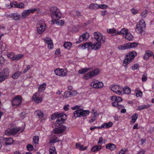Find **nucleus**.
<instances>
[{
	"mask_svg": "<svg viewBox=\"0 0 154 154\" xmlns=\"http://www.w3.org/2000/svg\"><path fill=\"white\" fill-rule=\"evenodd\" d=\"M60 140L57 138H56L50 141V143H54L56 142L60 141Z\"/></svg>",
	"mask_w": 154,
	"mask_h": 154,
	"instance_id": "56",
	"label": "nucleus"
},
{
	"mask_svg": "<svg viewBox=\"0 0 154 154\" xmlns=\"http://www.w3.org/2000/svg\"><path fill=\"white\" fill-rule=\"evenodd\" d=\"M37 31L38 33L41 34L43 32L45 29V24L44 23L37 24Z\"/></svg>",
	"mask_w": 154,
	"mask_h": 154,
	"instance_id": "6",
	"label": "nucleus"
},
{
	"mask_svg": "<svg viewBox=\"0 0 154 154\" xmlns=\"http://www.w3.org/2000/svg\"><path fill=\"white\" fill-rule=\"evenodd\" d=\"M82 35L83 37H84V39L85 40L88 39L89 37V34L87 32L83 34Z\"/></svg>",
	"mask_w": 154,
	"mask_h": 154,
	"instance_id": "51",
	"label": "nucleus"
},
{
	"mask_svg": "<svg viewBox=\"0 0 154 154\" xmlns=\"http://www.w3.org/2000/svg\"><path fill=\"white\" fill-rule=\"evenodd\" d=\"M127 32L128 31L127 29L126 30L124 28L122 29L120 32H118V34L119 35H124V34H125V35H126Z\"/></svg>",
	"mask_w": 154,
	"mask_h": 154,
	"instance_id": "39",
	"label": "nucleus"
},
{
	"mask_svg": "<svg viewBox=\"0 0 154 154\" xmlns=\"http://www.w3.org/2000/svg\"><path fill=\"white\" fill-rule=\"evenodd\" d=\"M99 8L106 9L107 8V5L105 4L99 5Z\"/></svg>",
	"mask_w": 154,
	"mask_h": 154,
	"instance_id": "53",
	"label": "nucleus"
},
{
	"mask_svg": "<svg viewBox=\"0 0 154 154\" xmlns=\"http://www.w3.org/2000/svg\"><path fill=\"white\" fill-rule=\"evenodd\" d=\"M131 48H135L137 46L138 44L136 42L130 43Z\"/></svg>",
	"mask_w": 154,
	"mask_h": 154,
	"instance_id": "59",
	"label": "nucleus"
},
{
	"mask_svg": "<svg viewBox=\"0 0 154 154\" xmlns=\"http://www.w3.org/2000/svg\"><path fill=\"white\" fill-rule=\"evenodd\" d=\"M145 54H146L149 57H150L152 55L153 52L147 50L146 51Z\"/></svg>",
	"mask_w": 154,
	"mask_h": 154,
	"instance_id": "50",
	"label": "nucleus"
},
{
	"mask_svg": "<svg viewBox=\"0 0 154 154\" xmlns=\"http://www.w3.org/2000/svg\"><path fill=\"white\" fill-rule=\"evenodd\" d=\"M12 106H20L22 102L21 97L19 95L15 97L12 100Z\"/></svg>",
	"mask_w": 154,
	"mask_h": 154,
	"instance_id": "4",
	"label": "nucleus"
},
{
	"mask_svg": "<svg viewBox=\"0 0 154 154\" xmlns=\"http://www.w3.org/2000/svg\"><path fill=\"white\" fill-rule=\"evenodd\" d=\"M113 123L111 122H109L107 123H104L101 126V128H109L111 127Z\"/></svg>",
	"mask_w": 154,
	"mask_h": 154,
	"instance_id": "28",
	"label": "nucleus"
},
{
	"mask_svg": "<svg viewBox=\"0 0 154 154\" xmlns=\"http://www.w3.org/2000/svg\"><path fill=\"white\" fill-rule=\"evenodd\" d=\"M139 67V65L137 64H134L133 66H132L131 69L133 70H135L137 69Z\"/></svg>",
	"mask_w": 154,
	"mask_h": 154,
	"instance_id": "57",
	"label": "nucleus"
},
{
	"mask_svg": "<svg viewBox=\"0 0 154 154\" xmlns=\"http://www.w3.org/2000/svg\"><path fill=\"white\" fill-rule=\"evenodd\" d=\"M54 72L57 75L64 76L66 75L67 72L66 71L64 70L63 69L57 68L54 70Z\"/></svg>",
	"mask_w": 154,
	"mask_h": 154,
	"instance_id": "8",
	"label": "nucleus"
},
{
	"mask_svg": "<svg viewBox=\"0 0 154 154\" xmlns=\"http://www.w3.org/2000/svg\"><path fill=\"white\" fill-rule=\"evenodd\" d=\"M142 95V92L140 91H138L136 94V96L137 97H141Z\"/></svg>",
	"mask_w": 154,
	"mask_h": 154,
	"instance_id": "63",
	"label": "nucleus"
},
{
	"mask_svg": "<svg viewBox=\"0 0 154 154\" xmlns=\"http://www.w3.org/2000/svg\"><path fill=\"white\" fill-rule=\"evenodd\" d=\"M88 8L91 9H97L99 8V5L96 3H92L89 5Z\"/></svg>",
	"mask_w": 154,
	"mask_h": 154,
	"instance_id": "26",
	"label": "nucleus"
},
{
	"mask_svg": "<svg viewBox=\"0 0 154 154\" xmlns=\"http://www.w3.org/2000/svg\"><path fill=\"white\" fill-rule=\"evenodd\" d=\"M21 128L19 127H16L10 129V134L12 135L16 134L17 132H19L21 130Z\"/></svg>",
	"mask_w": 154,
	"mask_h": 154,
	"instance_id": "16",
	"label": "nucleus"
},
{
	"mask_svg": "<svg viewBox=\"0 0 154 154\" xmlns=\"http://www.w3.org/2000/svg\"><path fill=\"white\" fill-rule=\"evenodd\" d=\"M101 35V34L99 36V41H97L98 42H100V44L101 43H104L105 40V38L104 37H103Z\"/></svg>",
	"mask_w": 154,
	"mask_h": 154,
	"instance_id": "37",
	"label": "nucleus"
},
{
	"mask_svg": "<svg viewBox=\"0 0 154 154\" xmlns=\"http://www.w3.org/2000/svg\"><path fill=\"white\" fill-rule=\"evenodd\" d=\"M69 128H67L64 125H61L59 127L54 129L53 131L55 134H60L63 133L65 130H69Z\"/></svg>",
	"mask_w": 154,
	"mask_h": 154,
	"instance_id": "5",
	"label": "nucleus"
},
{
	"mask_svg": "<svg viewBox=\"0 0 154 154\" xmlns=\"http://www.w3.org/2000/svg\"><path fill=\"white\" fill-rule=\"evenodd\" d=\"M81 109H78L74 111V116L75 118L81 117Z\"/></svg>",
	"mask_w": 154,
	"mask_h": 154,
	"instance_id": "29",
	"label": "nucleus"
},
{
	"mask_svg": "<svg viewBox=\"0 0 154 154\" xmlns=\"http://www.w3.org/2000/svg\"><path fill=\"white\" fill-rule=\"evenodd\" d=\"M0 72L2 73V74H3L4 75H5L8 77L9 75V69L8 68H4Z\"/></svg>",
	"mask_w": 154,
	"mask_h": 154,
	"instance_id": "23",
	"label": "nucleus"
},
{
	"mask_svg": "<svg viewBox=\"0 0 154 154\" xmlns=\"http://www.w3.org/2000/svg\"><path fill=\"white\" fill-rule=\"evenodd\" d=\"M106 149H109L111 151L114 150L116 148L115 145L111 143L107 144L106 145Z\"/></svg>",
	"mask_w": 154,
	"mask_h": 154,
	"instance_id": "20",
	"label": "nucleus"
},
{
	"mask_svg": "<svg viewBox=\"0 0 154 154\" xmlns=\"http://www.w3.org/2000/svg\"><path fill=\"white\" fill-rule=\"evenodd\" d=\"M100 72V71L99 69H95L86 74L84 75V78L85 79H88L98 75Z\"/></svg>",
	"mask_w": 154,
	"mask_h": 154,
	"instance_id": "3",
	"label": "nucleus"
},
{
	"mask_svg": "<svg viewBox=\"0 0 154 154\" xmlns=\"http://www.w3.org/2000/svg\"><path fill=\"white\" fill-rule=\"evenodd\" d=\"M92 43V42H86L83 45H80L79 46L82 48L83 47V49H85L86 48H89L90 49H91V46Z\"/></svg>",
	"mask_w": 154,
	"mask_h": 154,
	"instance_id": "21",
	"label": "nucleus"
},
{
	"mask_svg": "<svg viewBox=\"0 0 154 154\" xmlns=\"http://www.w3.org/2000/svg\"><path fill=\"white\" fill-rule=\"evenodd\" d=\"M33 141L35 143H38L39 140L38 137V136H35L33 138Z\"/></svg>",
	"mask_w": 154,
	"mask_h": 154,
	"instance_id": "42",
	"label": "nucleus"
},
{
	"mask_svg": "<svg viewBox=\"0 0 154 154\" xmlns=\"http://www.w3.org/2000/svg\"><path fill=\"white\" fill-rule=\"evenodd\" d=\"M101 148V146L100 145H97L93 146L91 149V151L94 152H97L99 151Z\"/></svg>",
	"mask_w": 154,
	"mask_h": 154,
	"instance_id": "24",
	"label": "nucleus"
},
{
	"mask_svg": "<svg viewBox=\"0 0 154 154\" xmlns=\"http://www.w3.org/2000/svg\"><path fill=\"white\" fill-rule=\"evenodd\" d=\"M147 74L146 73L144 74L142 76V80L143 82H145L147 80Z\"/></svg>",
	"mask_w": 154,
	"mask_h": 154,
	"instance_id": "54",
	"label": "nucleus"
},
{
	"mask_svg": "<svg viewBox=\"0 0 154 154\" xmlns=\"http://www.w3.org/2000/svg\"><path fill=\"white\" fill-rule=\"evenodd\" d=\"M30 68V66L29 65H28L26 67L25 69L23 71V73H26L27 71H28Z\"/></svg>",
	"mask_w": 154,
	"mask_h": 154,
	"instance_id": "61",
	"label": "nucleus"
},
{
	"mask_svg": "<svg viewBox=\"0 0 154 154\" xmlns=\"http://www.w3.org/2000/svg\"><path fill=\"white\" fill-rule=\"evenodd\" d=\"M111 90L116 94H121V92L120 91V87L117 85H114L112 86Z\"/></svg>",
	"mask_w": 154,
	"mask_h": 154,
	"instance_id": "14",
	"label": "nucleus"
},
{
	"mask_svg": "<svg viewBox=\"0 0 154 154\" xmlns=\"http://www.w3.org/2000/svg\"><path fill=\"white\" fill-rule=\"evenodd\" d=\"M24 57V55L22 54H19L16 55H14L11 58L12 60H19L21 58H22Z\"/></svg>",
	"mask_w": 154,
	"mask_h": 154,
	"instance_id": "19",
	"label": "nucleus"
},
{
	"mask_svg": "<svg viewBox=\"0 0 154 154\" xmlns=\"http://www.w3.org/2000/svg\"><path fill=\"white\" fill-rule=\"evenodd\" d=\"M10 7L22 8L24 7V4L22 2H20L18 4L17 2H12L10 3Z\"/></svg>",
	"mask_w": 154,
	"mask_h": 154,
	"instance_id": "9",
	"label": "nucleus"
},
{
	"mask_svg": "<svg viewBox=\"0 0 154 154\" xmlns=\"http://www.w3.org/2000/svg\"><path fill=\"white\" fill-rule=\"evenodd\" d=\"M72 45V44L71 42H66L64 43L63 46L65 48L69 49L70 48Z\"/></svg>",
	"mask_w": 154,
	"mask_h": 154,
	"instance_id": "33",
	"label": "nucleus"
},
{
	"mask_svg": "<svg viewBox=\"0 0 154 154\" xmlns=\"http://www.w3.org/2000/svg\"><path fill=\"white\" fill-rule=\"evenodd\" d=\"M101 44L100 42H95L93 44H92V43L91 49L96 50L99 48Z\"/></svg>",
	"mask_w": 154,
	"mask_h": 154,
	"instance_id": "13",
	"label": "nucleus"
},
{
	"mask_svg": "<svg viewBox=\"0 0 154 154\" xmlns=\"http://www.w3.org/2000/svg\"><path fill=\"white\" fill-rule=\"evenodd\" d=\"M26 148L29 151H32L33 149V147L30 144H28L26 146Z\"/></svg>",
	"mask_w": 154,
	"mask_h": 154,
	"instance_id": "48",
	"label": "nucleus"
},
{
	"mask_svg": "<svg viewBox=\"0 0 154 154\" xmlns=\"http://www.w3.org/2000/svg\"><path fill=\"white\" fill-rule=\"evenodd\" d=\"M8 77L0 72V82H2L6 79Z\"/></svg>",
	"mask_w": 154,
	"mask_h": 154,
	"instance_id": "38",
	"label": "nucleus"
},
{
	"mask_svg": "<svg viewBox=\"0 0 154 154\" xmlns=\"http://www.w3.org/2000/svg\"><path fill=\"white\" fill-rule=\"evenodd\" d=\"M64 116H65L66 117V115L63 113H60L59 114H57V118L58 119H63Z\"/></svg>",
	"mask_w": 154,
	"mask_h": 154,
	"instance_id": "46",
	"label": "nucleus"
},
{
	"mask_svg": "<svg viewBox=\"0 0 154 154\" xmlns=\"http://www.w3.org/2000/svg\"><path fill=\"white\" fill-rule=\"evenodd\" d=\"M88 69L87 68H83L79 71L78 72L79 74H83L88 71Z\"/></svg>",
	"mask_w": 154,
	"mask_h": 154,
	"instance_id": "40",
	"label": "nucleus"
},
{
	"mask_svg": "<svg viewBox=\"0 0 154 154\" xmlns=\"http://www.w3.org/2000/svg\"><path fill=\"white\" fill-rule=\"evenodd\" d=\"M139 24L140 25L143 26V25L144 26V27L145 26V22L144 20L143 19H141L139 22Z\"/></svg>",
	"mask_w": 154,
	"mask_h": 154,
	"instance_id": "60",
	"label": "nucleus"
},
{
	"mask_svg": "<svg viewBox=\"0 0 154 154\" xmlns=\"http://www.w3.org/2000/svg\"><path fill=\"white\" fill-rule=\"evenodd\" d=\"M111 100L112 101H115L118 103L121 102L122 101V98L120 97H116L114 96L111 97Z\"/></svg>",
	"mask_w": 154,
	"mask_h": 154,
	"instance_id": "18",
	"label": "nucleus"
},
{
	"mask_svg": "<svg viewBox=\"0 0 154 154\" xmlns=\"http://www.w3.org/2000/svg\"><path fill=\"white\" fill-rule=\"evenodd\" d=\"M35 114L40 118H42L44 117L43 113L39 110L36 111L35 112Z\"/></svg>",
	"mask_w": 154,
	"mask_h": 154,
	"instance_id": "32",
	"label": "nucleus"
},
{
	"mask_svg": "<svg viewBox=\"0 0 154 154\" xmlns=\"http://www.w3.org/2000/svg\"><path fill=\"white\" fill-rule=\"evenodd\" d=\"M113 102L112 103V104L113 106L117 107L118 109H120L121 108H124V106L122 105H119V103L116 102L115 101H113Z\"/></svg>",
	"mask_w": 154,
	"mask_h": 154,
	"instance_id": "31",
	"label": "nucleus"
},
{
	"mask_svg": "<svg viewBox=\"0 0 154 154\" xmlns=\"http://www.w3.org/2000/svg\"><path fill=\"white\" fill-rule=\"evenodd\" d=\"M46 86V85L45 83H44L42 85H40L38 88V92L41 93L42 92H43L45 90Z\"/></svg>",
	"mask_w": 154,
	"mask_h": 154,
	"instance_id": "25",
	"label": "nucleus"
},
{
	"mask_svg": "<svg viewBox=\"0 0 154 154\" xmlns=\"http://www.w3.org/2000/svg\"><path fill=\"white\" fill-rule=\"evenodd\" d=\"M94 35V36H95L94 38L96 39L97 41H99V36L101 35V34H99L98 33V32H95Z\"/></svg>",
	"mask_w": 154,
	"mask_h": 154,
	"instance_id": "45",
	"label": "nucleus"
},
{
	"mask_svg": "<svg viewBox=\"0 0 154 154\" xmlns=\"http://www.w3.org/2000/svg\"><path fill=\"white\" fill-rule=\"evenodd\" d=\"M77 94V92L75 90L72 91H67L64 93V97L65 98H67L70 95L75 96Z\"/></svg>",
	"mask_w": 154,
	"mask_h": 154,
	"instance_id": "12",
	"label": "nucleus"
},
{
	"mask_svg": "<svg viewBox=\"0 0 154 154\" xmlns=\"http://www.w3.org/2000/svg\"><path fill=\"white\" fill-rule=\"evenodd\" d=\"M12 18L15 20H18L20 17V14L17 13H14L12 14L11 16Z\"/></svg>",
	"mask_w": 154,
	"mask_h": 154,
	"instance_id": "27",
	"label": "nucleus"
},
{
	"mask_svg": "<svg viewBox=\"0 0 154 154\" xmlns=\"http://www.w3.org/2000/svg\"><path fill=\"white\" fill-rule=\"evenodd\" d=\"M137 55V52L134 51H132L129 53L126 56V58L123 62V65L125 67L127 65L131 62L132 60L134 59V57Z\"/></svg>",
	"mask_w": 154,
	"mask_h": 154,
	"instance_id": "2",
	"label": "nucleus"
},
{
	"mask_svg": "<svg viewBox=\"0 0 154 154\" xmlns=\"http://www.w3.org/2000/svg\"><path fill=\"white\" fill-rule=\"evenodd\" d=\"M107 32L108 33H112L116 32V30L114 29H107Z\"/></svg>",
	"mask_w": 154,
	"mask_h": 154,
	"instance_id": "55",
	"label": "nucleus"
},
{
	"mask_svg": "<svg viewBox=\"0 0 154 154\" xmlns=\"http://www.w3.org/2000/svg\"><path fill=\"white\" fill-rule=\"evenodd\" d=\"M124 92L126 94H129L131 92V89L128 86H126L123 88Z\"/></svg>",
	"mask_w": 154,
	"mask_h": 154,
	"instance_id": "30",
	"label": "nucleus"
},
{
	"mask_svg": "<svg viewBox=\"0 0 154 154\" xmlns=\"http://www.w3.org/2000/svg\"><path fill=\"white\" fill-rule=\"evenodd\" d=\"M55 148L54 147H51L49 149L50 154L54 153L55 152Z\"/></svg>",
	"mask_w": 154,
	"mask_h": 154,
	"instance_id": "52",
	"label": "nucleus"
},
{
	"mask_svg": "<svg viewBox=\"0 0 154 154\" xmlns=\"http://www.w3.org/2000/svg\"><path fill=\"white\" fill-rule=\"evenodd\" d=\"M148 11L146 10H144L141 13V15L143 18L145 17L148 14Z\"/></svg>",
	"mask_w": 154,
	"mask_h": 154,
	"instance_id": "43",
	"label": "nucleus"
},
{
	"mask_svg": "<svg viewBox=\"0 0 154 154\" xmlns=\"http://www.w3.org/2000/svg\"><path fill=\"white\" fill-rule=\"evenodd\" d=\"M45 43L48 45L49 43H52V41L49 38H47L45 40Z\"/></svg>",
	"mask_w": 154,
	"mask_h": 154,
	"instance_id": "64",
	"label": "nucleus"
},
{
	"mask_svg": "<svg viewBox=\"0 0 154 154\" xmlns=\"http://www.w3.org/2000/svg\"><path fill=\"white\" fill-rule=\"evenodd\" d=\"M10 137L7 138L5 137H1L0 140L1 142L6 145L10 144Z\"/></svg>",
	"mask_w": 154,
	"mask_h": 154,
	"instance_id": "15",
	"label": "nucleus"
},
{
	"mask_svg": "<svg viewBox=\"0 0 154 154\" xmlns=\"http://www.w3.org/2000/svg\"><path fill=\"white\" fill-rule=\"evenodd\" d=\"M56 117H57V113H54L53 114L51 115V119L52 120H54Z\"/></svg>",
	"mask_w": 154,
	"mask_h": 154,
	"instance_id": "58",
	"label": "nucleus"
},
{
	"mask_svg": "<svg viewBox=\"0 0 154 154\" xmlns=\"http://www.w3.org/2000/svg\"><path fill=\"white\" fill-rule=\"evenodd\" d=\"M125 38L126 39L129 41H131L133 39V36L131 34L128 33V32L126 34Z\"/></svg>",
	"mask_w": 154,
	"mask_h": 154,
	"instance_id": "34",
	"label": "nucleus"
},
{
	"mask_svg": "<svg viewBox=\"0 0 154 154\" xmlns=\"http://www.w3.org/2000/svg\"><path fill=\"white\" fill-rule=\"evenodd\" d=\"M144 28V26L140 25V24H137L136 25V28L135 29L136 31L138 33H141L143 31Z\"/></svg>",
	"mask_w": 154,
	"mask_h": 154,
	"instance_id": "17",
	"label": "nucleus"
},
{
	"mask_svg": "<svg viewBox=\"0 0 154 154\" xmlns=\"http://www.w3.org/2000/svg\"><path fill=\"white\" fill-rule=\"evenodd\" d=\"M149 105H143L141 106H140L138 107V110H141L145 108H147L150 107Z\"/></svg>",
	"mask_w": 154,
	"mask_h": 154,
	"instance_id": "35",
	"label": "nucleus"
},
{
	"mask_svg": "<svg viewBox=\"0 0 154 154\" xmlns=\"http://www.w3.org/2000/svg\"><path fill=\"white\" fill-rule=\"evenodd\" d=\"M65 119H58H58L56 121V124H58L59 125L61 124L63 122H64Z\"/></svg>",
	"mask_w": 154,
	"mask_h": 154,
	"instance_id": "41",
	"label": "nucleus"
},
{
	"mask_svg": "<svg viewBox=\"0 0 154 154\" xmlns=\"http://www.w3.org/2000/svg\"><path fill=\"white\" fill-rule=\"evenodd\" d=\"M138 117L137 114H134L132 116V119L134 121V123L135 122L136 120H137Z\"/></svg>",
	"mask_w": 154,
	"mask_h": 154,
	"instance_id": "47",
	"label": "nucleus"
},
{
	"mask_svg": "<svg viewBox=\"0 0 154 154\" xmlns=\"http://www.w3.org/2000/svg\"><path fill=\"white\" fill-rule=\"evenodd\" d=\"M91 85L94 88H98L102 87L103 86V84L102 82H97V81H95L91 82Z\"/></svg>",
	"mask_w": 154,
	"mask_h": 154,
	"instance_id": "11",
	"label": "nucleus"
},
{
	"mask_svg": "<svg viewBox=\"0 0 154 154\" xmlns=\"http://www.w3.org/2000/svg\"><path fill=\"white\" fill-rule=\"evenodd\" d=\"M96 117H97L91 115L90 118V119L89 121V122L90 123L93 122L96 119Z\"/></svg>",
	"mask_w": 154,
	"mask_h": 154,
	"instance_id": "44",
	"label": "nucleus"
},
{
	"mask_svg": "<svg viewBox=\"0 0 154 154\" xmlns=\"http://www.w3.org/2000/svg\"><path fill=\"white\" fill-rule=\"evenodd\" d=\"M51 16L52 18L51 20L53 24H60V21L58 20L61 18L62 15L60 10L56 7H52L50 8Z\"/></svg>",
	"mask_w": 154,
	"mask_h": 154,
	"instance_id": "1",
	"label": "nucleus"
},
{
	"mask_svg": "<svg viewBox=\"0 0 154 154\" xmlns=\"http://www.w3.org/2000/svg\"><path fill=\"white\" fill-rule=\"evenodd\" d=\"M39 96L38 93H36L34 94L33 96L32 99L34 100V102L36 103H38L41 102L42 101V98L41 97L38 98Z\"/></svg>",
	"mask_w": 154,
	"mask_h": 154,
	"instance_id": "10",
	"label": "nucleus"
},
{
	"mask_svg": "<svg viewBox=\"0 0 154 154\" xmlns=\"http://www.w3.org/2000/svg\"><path fill=\"white\" fill-rule=\"evenodd\" d=\"M81 117H83L86 116L88 115L90 112V111L88 110H85L81 109Z\"/></svg>",
	"mask_w": 154,
	"mask_h": 154,
	"instance_id": "22",
	"label": "nucleus"
},
{
	"mask_svg": "<svg viewBox=\"0 0 154 154\" xmlns=\"http://www.w3.org/2000/svg\"><path fill=\"white\" fill-rule=\"evenodd\" d=\"M91 112L92 113V115L94 116H96V117H97V116L98 115V114H97V111L96 110H94L93 109L92 110Z\"/></svg>",
	"mask_w": 154,
	"mask_h": 154,
	"instance_id": "62",
	"label": "nucleus"
},
{
	"mask_svg": "<svg viewBox=\"0 0 154 154\" xmlns=\"http://www.w3.org/2000/svg\"><path fill=\"white\" fill-rule=\"evenodd\" d=\"M36 8H32L29 10H26L23 11L21 15V17L23 19L25 18L29 15L30 13H33L36 11Z\"/></svg>",
	"mask_w": 154,
	"mask_h": 154,
	"instance_id": "7",
	"label": "nucleus"
},
{
	"mask_svg": "<svg viewBox=\"0 0 154 154\" xmlns=\"http://www.w3.org/2000/svg\"><path fill=\"white\" fill-rule=\"evenodd\" d=\"M21 72L19 71H18L15 72L13 75L12 76V77L14 79H16L20 75Z\"/></svg>",
	"mask_w": 154,
	"mask_h": 154,
	"instance_id": "36",
	"label": "nucleus"
},
{
	"mask_svg": "<svg viewBox=\"0 0 154 154\" xmlns=\"http://www.w3.org/2000/svg\"><path fill=\"white\" fill-rule=\"evenodd\" d=\"M130 43H127L125 44L124 45V47L125 49H129L131 48Z\"/></svg>",
	"mask_w": 154,
	"mask_h": 154,
	"instance_id": "49",
	"label": "nucleus"
}]
</instances>
